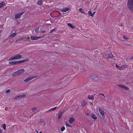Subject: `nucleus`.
Wrapping results in <instances>:
<instances>
[{
	"label": "nucleus",
	"instance_id": "1",
	"mask_svg": "<svg viewBox=\"0 0 133 133\" xmlns=\"http://www.w3.org/2000/svg\"><path fill=\"white\" fill-rule=\"evenodd\" d=\"M127 5L131 11H133V0H128Z\"/></svg>",
	"mask_w": 133,
	"mask_h": 133
},
{
	"label": "nucleus",
	"instance_id": "2",
	"mask_svg": "<svg viewBox=\"0 0 133 133\" xmlns=\"http://www.w3.org/2000/svg\"><path fill=\"white\" fill-rule=\"evenodd\" d=\"M24 13V12H23L15 14V18L16 19H18L20 18L21 17V16Z\"/></svg>",
	"mask_w": 133,
	"mask_h": 133
},
{
	"label": "nucleus",
	"instance_id": "3",
	"mask_svg": "<svg viewBox=\"0 0 133 133\" xmlns=\"http://www.w3.org/2000/svg\"><path fill=\"white\" fill-rule=\"evenodd\" d=\"M44 36L43 37H39L37 36H30L31 39L32 40H36L38 39L39 38H43Z\"/></svg>",
	"mask_w": 133,
	"mask_h": 133
},
{
	"label": "nucleus",
	"instance_id": "4",
	"mask_svg": "<svg viewBox=\"0 0 133 133\" xmlns=\"http://www.w3.org/2000/svg\"><path fill=\"white\" fill-rule=\"evenodd\" d=\"M24 71L25 70L24 69H20L17 71V72L16 73H18V75H20L21 74H22L24 72Z\"/></svg>",
	"mask_w": 133,
	"mask_h": 133
},
{
	"label": "nucleus",
	"instance_id": "5",
	"mask_svg": "<svg viewBox=\"0 0 133 133\" xmlns=\"http://www.w3.org/2000/svg\"><path fill=\"white\" fill-rule=\"evenodd\" d=\"M90 78L92 79H97V76L93 74H90Z\"/></svg>",
	"mask_w": 133,
	"mask_h": 133
},
{
	"label": "nucleus",
	"instance_id": "6",
	"mask_svg": "<svg viewBox=\"0 0 133 133\" xmlns=\"http://www.w3.org/2000/svg\"><path fill=\"white\" fill-rule=\"evenodd\" d=\"M36 76H35L34 77H28V78H26V79H25L24 80V81L25 82H28V81H30V80H31V79H32L34 78H36Z\"/></svg>",
	"mask_w": 133,
	"mask_h": 133
},
{
	"label": "nucleus",
	"instance_id": "7",
	"mask_svg": "<svg viewBox=\"0 0 133 133\" xmlns=\"http://www.w3.org/2000/svg\"><path fill=\"white\" fill-rule=\"evenodd\" d=\"M26 96L25 95L23 94L22 95H20L18 96L17 97H15L14 98L15 99H17L18 98H22V97H25Z\"/></svg>",
	"mask_w": 133,
	"mask_h": 133
},
{
	"label": "nucleus",
	"instance_id": "8",
	"mask_svg": "<svg viewBox=\"0 0 133 133\" xmlns=\"http://www.w3.org/2000/svg\"><path fill=\"white\" fill-rule=\"evenodd\" d=\"M16 35V34L15 32H14L11 34V35L9 36L8 38H11L14 37Z\"/></svg>",
	"mask_w": 133,
	"mask_h": 133
},
{
	"label": "nucleus",
	"instance_id": "9",
	"mask_svg": "<svg viewBox=\"0 0 133 133\" xmlns=\"http://www.w3.org/2000/svg\"><path fill=\"white\" fill-rule=\"evenodd\" d=\"M75 121V119L73 117H72L70 118L69 122L70 123H73Z\"/></svg>",
	"mask_w": 133,
	"mask_h": 133
},
{
	"label": "nucleus",
	"instance_id": "10",
	"mask_svg": "<svg viewBox=\"0 0 133 133\" xmlns=\"http://www.w3.org/2000/svg\"><path fill=\"white\" fill-rule=\"evenodd\" d=\"M118 86L119 87H120L122 88H124L127 90H128L129 89L128 88L122 85H118Z\"/></svg>",
	"mask_w": 133,
	"mask_h": 133
},
{
	"label": "nucleus",
	"instance_id": "11",
	"mask_svg": "<svg viewBox=\"0 0 133 133\" xmlns=\"http://www.w3.org/2000/svg\"><path fill=\"white\" fill-rule=\"evenodd\" d=\"M107 58H112L114 57L113 55H112L111 53L110 54V55L109 54H107Z\"/></svg>",
	"mask_w": 133,
	"mask_h": 133
},
{
	"label": "nucleus",
	"instance_id": "12",
	"mask_svg": "<svg viewBox=\"0 0 133 133\" xmlns=\"http://www.w3.org/2000/svg\"><path fill=\"white\" fill-rule=\"evenodd\" d=\"M81 105L82 106H84L87 105V103L84 100H82L81 102Z\"/></svg>",
	"mask_w": 133,
	"mask_h": 133
},
{
	"label": "nucleus",
	"instance_id": "13",
	"mask_svg": "<svg viewBox=\"0 0 133 133\" xmlns=\"http://www.w3.org/2000/svg\"><path fill=\"white\" fill-rule=\"evenodd\" d=\"M91 117L92 118V119H96L97 117H96L95 115L94 114H92Z\"/></svg>",
	"mask_w": 133,
	"mask_h": 133
},
{
	"label": "nucleus",
	"instance_id": "14",
	"mask_svg": "<svg viewBox=\"0 0 133 133\" xmlns=\"http://www.w3.org/2000/svg\"><path fill=\"white\" fill-rule=\"evenodd\" d=\"M5 4V2L4 1H2L0 3V8H2L3 6Z\"/></svg>",
	"mask_w": 133,
	"mask_h": 133
},
{
	"label": "nucleus",
	"instance_id": "15",
	"mask_svg": "<svg viewBox=\"0 0 133 133\" xmlns=\"http://www.w3.org/2000/svg\"><path fill=\"white\" fill-rule=\"evenodd\" d=\"M15 56L16 59H21L22 57V56L19 55H17Z\"/></svg>",
	"mask_w": 133,
	"mask_h": 133
},
{
	"label": "nucleus",
	"instance_id": "16",
	"mask_svg": "<svg viewBox=\"0 0 133 133\" xmlns=\"http://www.w3.org/2000/svg\"><path fill=\"white\" fill-rule=\"evenodd\" d=\"M88 98L89 99L93 100L94 98V97L92 95H89L88 96Z\"/></svg>",
	"mask_w": 133,
	"mask_h": 133
},
{
	"label": "nucleus",
	"instance_id": "17",
	"mask_svg": "<svg viewBox=\"0 0 133 133\" xmlns=\"http://www.w3.org/2000/svg\"><path fill=\"white\" fill-rule=\"evenodd\" d=\"M99 111L100 114L104 112V110L101 107H99Z\"/></svg>",
	"mask_w": 133,
	"mask_h": 133
},
{
	"label": "nucleus",
	"instance_id": "18",
	"mask_svg": "<svg viewBox=\"0 0 133 133\" xmlns=\"http://www.w3.org/2000/svg\"><path fill=\"white\" fill-rule=\"evenodd\" d=\"M69 10V9L68 8H65L63 9L61 11L62 12H66L67 11Z\"/></svg>",
	"mask_w": 133,
	"mask_h": 133
},
{
	"label": "nucleus",
	"instance_id": "19",
	"mask_svg": "<svg viewBox=\"0 0 133 133\" xmlns=\"http://www.w3.org/2000/svg\"><path fill=\"white\" fill-rule=\"evenodd\" d=\"M16 59V58L15 56H12L9 59V61H10L11 60H14Z\"/></svg>",
	"mask_w": 133,
	"mask_h": 133
},
{
	"label": "nucleus",
	"instance_id": "20",
	"mask_svg": "<svg viewBox=\"0 0 133 133\" xmlns=\"http://www.w3.org/2000/svg\"><path fill=\"white\" fill-rule=\"evenodd\" d=\"M29 61V59H24L22 60L21 61V63H23Z\"/></svg>",
	"mask_w": 133,
	"mask_h": 133
},
{
	"label": "nucleus",
	"instance_id": "21",
	"mask_svg": "<svg viewBox=\"0 0 133 133\" xmlns=\"http://www.w3.org/2000/svg\"><path fill=\"white\" fill-rule=\"evenodd\" d=\"M39 122H40V123H44V125L46 124V123H44V120L43 119H40V120L39 121Z\"/></svg>",
	"mask_w": 133,
	"mask_h": 133
},
{
	"label": "nucleus",
	"instance_id": "22",
	"mask_svg": "<svg viewBox=\"0 0 133 133\" xmlns=\"http://www.w3.org/2000/svg\"><path fill=\"white\" fill-rule=\"evenodd\" d=\"M63 114V112H60L59 113L58 115V119H59L60 118L62 114Z\"/></svg>",
	"mask_w": 133,
	"mask_h": 133
},
{
	"label": "nucleus",
	"instance_id": "23",
	"mask_svg": "<svg viewBox=\"0 0 133 133\" xmlns=\"http://www.w3.org/2000/svg\"><path fill=\"white\" fill-rule=\"evenodd\" d=\"M17 72V71H16V72H15L12 73V75L15 76L17 75H18V73H16Z\"/></svg>",
	"mask_w": 133,
	"mask_h": 133
},
{
	"label": "nucleus",
	"instance_id": "24",
	"mask_svg": "<svg viewBox=\"0 0 133 133\" xmlns=\"http://www.w3.org/2000/svg\"><path fill=\"white\" fill-rule=\"evenodd\" d=\"M56 108H57L56 107H55L54 108H51V109H50V110L47 111L46 112H47L48 111H50L51 110H52V111L55 110H56Z\"/></svg>",
	"mask_w": 133,
	"mask_h": 133
},
{
	"label": "nucleus",
	"instance_id": "25",
	"mask_svg": "<svg viewBox=\"0 0 133 133\" xmlns=\"http://www.w3.org/2000/svg\"><path fill=\"white\" fill-rule=\"evenodd\" d=\"M115 64L116 65V67L118 68L119 70H121L123 69V68H122V67H121L117 65L116 64Z\"/></svg>",
	"mask_w": 133,
	"mask_h": 133
},
{
	"label": "nucleus",
	"instance_id": "26",
	"mask_svg": "<svg viewBox=\"0 0 133 133\" xmlns=\"http://www.w3.org/2000/svg\"><path fill=\"white\" fill-rule=\"evenodd\" d=\"M9 64L11 65H14L15 64V61L13 62H10Z\"/></svg>",
	"mask_w": 133,
	"mask_h": 133
},
{
	"label": "nucleus",
	"instance_id": "27",
	"mask_svg": "<svg viewBox=\"0 0 133 133\" xmlns=\"http://www.w3.org/2000/svg\"><path fill=\"white\" fill-rule=\"evenodd\" d=\"M88 14L90 15L92 17H93L94 16V14H93L91 11H90L88 12Z\"/></svg>",
	"mask_w": 133,
	"mask_h": 133
},
{
	"label": "nucleus",
	"instance_id": "28",
	"mask_svg": "<svg viewBox=\"0 0 133 133\" xmlns=\"http://www.w3.org/2000/svg\"><path fill=\"white\" fill-rule=\"evenodd\" d=\"M68 25L70 27H71V28H72V29H73L74 28V27H73V25L71 23H68Z\"/></svg>",
	"mask_w": 133,
	"mask_h": 133
},
{
	"label": "nucleus",
	"instance_id": "29",
	"mask_svg": "<svg viewBox=\"0 0 133 133\" xmlns=\"http://www.w3.org/2000/svg\"><path fill=\"white\" fill-rule=\"evenodd\" d=\"M2 127L3 129L5 130L6 129V125L5 124H4L2 125Z\"/></svg>",
	"mask_w": 133,
	"mask_h": 133
},
{
	"label": "nucleus",
	"instance_id": "30",
	"mask_svg": "<svg viewBox=\"0 0 133 133\" xmlns=\"http://www.w3.org/2000/svg\"><path fill=\"white\" fill-rule=\"evenodd\" d=\"M83 9L82 8L79 9V11L80 12L82 13L85 14V12L82 11Z\"/></svg>",
	"mask_w": 133,
	"mask_h": 133
},
{
	"label": "nucleus",
	"instance_id": "31",
	"mask_svg": "<svg viewBox=\"0 0 133 133\" xmlns=\"http://www.w3.org/2000/svg\"><path fill=\"white\" fill-rule=\"evenodd\" d=\"M65 129V127L64 126H63L61 127V131H63Z\"/></svg>",
	"mask_w": 133,
	"mask_h": 133
},
{
	"label": "nucleus",
	"instance_id": "32",
	"mask_svg": "<svg viewBox=\"0 0 133 133\" xmlns=\"http://www.w3.org/2000/svg\"><path fill=\"white\" fill-rule=\"evenodd\" d=\"M39 26H38L37 28L36 29H35V31L37 33L39 31Z\"/></svg>",
	"mask_w": 133,
	"mask_h": 133
},
{
	"label": "nucleus",
	"instance_id": "33",
	"mask_svg": "<svg viewBox=\"0 0 133 133\" xmlns=\"http://www.w3.org/2000/svg\"><path fill=\"white\" fill-rule=\"evenodd\" d=\"M38 4L39 5H41L42 4V0H40L38 2Z\"/></svg>",
	"mask_w": 133,
	"mask_h": 133
},
{
	"label": "nucleus",
	"instance_id": "34",
	"mask_svg": "<svg viewBox=\"0 0 133 133\" xmlns=\"http://www.w3.org/2000/svg\"><path fill=\"white\" fill-rule=\"evenodd\" d=\"M21 63V61H15V64H19Z\"/></svg>",
	"mask_w": 133,
	"mask_h": 133
},
{
	"label": "nucleus",
	"instance_id": "35",
	"mask_svg": "<svg viewBox=\"0 0 133 133\" xmlns=\"http://www.w3.org/2000/svg\"><path fill=\"white\" fill-rule=\"evenodd\" d=\"M37 110V108L36 107H34L32 109V110L33 111H36Z\"/></svg>",
	"mask_w": 133,
	"mask_h": 133
},
{
	"label": "nucleus",
	"instance_id": "36",
	"mask_svg": "<svg viewBox=\"0 0 133 133\" xmlns=\"http://www.w3.org/2000/svg\"><path fill=\"white\" fill-rule=\"evenodd\" d=\"M123 38L125 40H127L129 39L127 37L125 36H123Z\"/></svg>",
	"mask_w": 133,
	"mask_h": 133
},
{
	"label": "nucleus",
	"instance_id": "37",
	"mask_svg": "<svg viewBox=\"0 0 133 133\" xmlns=\"http://www.w3.org/2000/svg\"><path fill=\"white\" fill-rule=\"evenodd\" d=\"M104 113H102V114H101V115L103 119H104L105 117L104 115Z\"/></svg>",
	"mask_w": 133,
	"mask_h": 133
},
{
	"label": "nucleus",
	"instance_id": "38",
	"mask_svg": "<svg viewBox=\"0 0 133 133\" xmlns=\"http://www.w3.org/2000/svg\"><path fill=\"white\" fill-rule=\"evenodd\" d=\"M55 31V29H53L52 30H51V31H50V33H52L53 32V31Z\"/></svg>",
	"mask_w": 133,
	"mask_h": 133
},
{
	"label": "nucleus",
	"instance_id": "39",
	"mask_svg": "<svg viewBox=\"0 0 133 133\" xmlns=\"http://www.w3.org/2000/svg\"><path fill=\"white\" fill-rule=\"evenodd\" d=\"M10 91V89L7 90L6 91L5 93H8Z\"/></svg>",
	"mask_w": 133,
	"mask_h": 133
},
{
	"label": "nucleus",
	"instance_id": "40",
	"mask_svg": "<svg viewBox=\"0 0 133 133\" xmlns=\"http://www.w3.org/2000/svg\"><path fill=\"white\" fill-rule=\"evenodd\" d=\"M66 126H67L69 127H72L70 125H69V124H68L67 123H66Z\"/></svg>",
	"mask_w": 133,
	"mask_h": 133
},
{
	"label": "nucleus",
	"instance_id": "41",
	"mask_svg": "<svg viewBox=\"0 0 133 133\" xmlns=\"http://www.w3.org/2000/svg\"><path fill=\"white\" fill-rule=\"evenodd\" d=\"M105 96H103V97H102V99H105Z\"/></svg>",
	"mask_w": 133,
	"mask_h": 133
},
{
	"label": "nucleus",
	"instance_id": "42",
	"mask_svg": "<svg viewBox=\"0 0 133 133\" xmlns=\"http://www.w3.org/2000/svg\"><path fill=\"white\" fill-rule=\"evenodd\" d=\"M100 95H102L103 96H104V95L102 94H99V95L100 96Z\"/></svg>",
	"mask_w": 133,
	"mask_h": 133
},
{
	"label": "nucleus",
	"instance_id": "43",
	"mask_svg": "<svg viewBox=\"0 0 133 133\" xmlns=\"http://www.w3.org/2000/svg\"><path fill=\"white\" fill-rule=\"evenodd\" d=\"M36 131V132L37 133H38V132L37 130H35Z\"/></svg>",
	"mask_w": 133,
	"mask_h": 133
},
{
	"label": "nucleus",
	"instance_id": "44",
	"mask_svg": "<svg viewBox=\"0 0 133 133\" xmlns=\"http://www.w3.org/2000/svg\"><path fill=\"white\" fill-rule=\"evenodd\" d=\"M45 32V31H42V33H44V32Z\"/></svg>",
	"mask_w": 133,
	"mask_h": 133
},
{
	"label": "nucleus",
	"instance_id": "45",
	"mask_svg": "<svg viewBox=\"0 0 133 133\" xmlns=\"http://www.w3.org/2000/svg\"><path fill=\"white\" fill-rule=\"evenodd\" d=\"M27 38L28 39H30V38H29V37H28Z\"/></svg>",
	"mask_w": 133,
	"mask_h": 133
},
{
	"label": "nucleus",
	"instance_id": "46",
	"mask_svg": "<svg viewBox=\"0 0 133 133\" xmlns=\"http://www.w3.org/2000/svg\"><path fill=\"white\" fill-rule=\"evenodd\" d=\"M95 12H93V14H94H94H95Z\"/></svg>",
	"mask_w": 133,
	"mask_h": 133
},
{
	"label": "nucleus",
	"instance_id": "47",
	"mask_svg": "<svg viewBox=\"0 0 133 133\" xmlns=\"http://www.w3.org/2000/svg\"><path fill=\"white\" fill-rule=\"evenodd\" d=\"M133 58V57H131V59H132Z\"/></svg>",
	"mask_w": 133,
	"mask_h": 133
},
{
	"label": "nucleus",
	"instance_id": "48",
	"mask_svg": "<svg viewBox=\"0 0 133 133\" xmlns=\"http://www.w3.org/2000/svg\"><path fill=\"white\" fill-rule=\"evenodd\" d=\"M39 133H42V132L41 131Z\"/></svg>",
	"mask_w": 133,
	"mask_h": 133
},
{
	"label": "nucleus",
	"instance_id": "49",
	"mask_svg": "<svg viewBox=\"0 0 133 133\" xmlns=\"http://www.w3.org/2000/svg\"><path fill=\"white\" fill-rule=\"evenodd\" d=\"M96 9V8H95V9H94V10H95Z\"/></svg>",
	"mask_w": 133,
	"mask_h": 133
}]
</instances>
